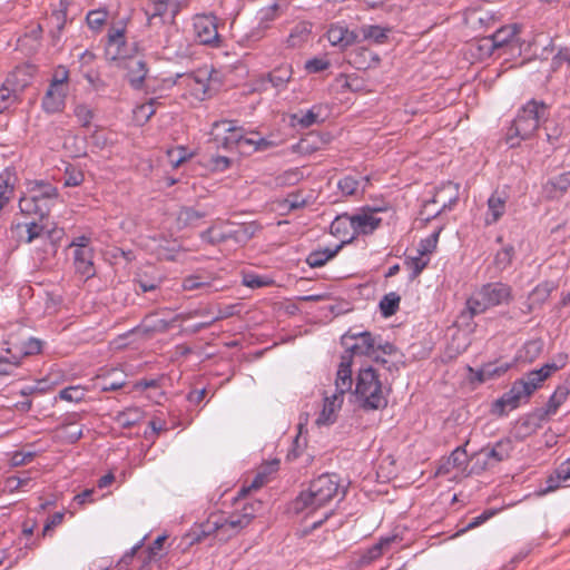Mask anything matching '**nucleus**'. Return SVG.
Masks as SVG:
<instances>
[{"label":"nucleus","instance_id":"nucleus-59","mask_svg":"<svg viewBox=\"0 0 570 570\" xmlns=\"http://www.w3.org/2000/svg\"><path fill=\"white\" fill-rule=\"evenodd\" d=\"M563 478H559V472L556 470L553 474L549 475L546 480V488L540 490V494H546L556 491L560 488Z\"/></svg>","mask_w":570,"mask_h":570},{"label":"nucleus","instance_id":"nucleus-14","mask_svg":"<svg viewBox=\"0 0 570 570\" xmlns=\"http://www.w3.org/2000/svg\"><path fill=\"white\" fill-rule=\"evenodd\" d=\"M163 282V275L154 266H146L135 274L134 289L137 294L156 292Z\"/></svg>","mask_w":570,"mask_h":570},{"label":"nucleus","instance_id":"nucleus-13","mask_svg":"<svg viewBox=\"0 0 570 570\" xmlns=\"http://www.w3.org/2000/svg\"><path fill=\"white\" fill-rule=\"evenodd\" d=\"M520 386L521 383L515 381L511 389L493 403L492 412L499 416H502L507 414L508 410H514L522 402H527L530 396L525 395Z\"/></svg>","mask_w":570,"mask_h":570},{"label":"nucleus","instance_id":"nucleus-35","mask_svg":"<svg viewBox=\"0 0 570 570\" xmlns=\"http://www.w3.org/2000/svg\"><path fill=\"white\" fill-rule=\"evenodd\" d=\"M401 297L399 294L391 292L383 296L380 301V311L384 317L393 316L400 306Z\"/></svg>","mask_w":570,"mask_h":570},{"label":"nucleus","instance_id":"nucleus-60","mask_svg":"<svg viewBox=\"0 0 570 570\" xmlns=\"http://www.w3.org/2000/svg\"><path fill=\"white\" fill-rule=\"evenodd\" d=\"M167 157L169 163L174 167H178L181 163L186 160V149L184 147H179L177 149L168 150Z\"/></svg>","mask_w":570,"mask_h":570},{"label":"nucleus","instance_id":"nucleus-49","mask_svg":"<svg viewBox=\"0 0 570 570\" xmlns=\"http://www.w3.org/2000/svg\"><path fill=\"white\" fill-rule=\"evenodd\" d=\"M108 45L109 46H120L125 45V27H116L112 26L108 31Z\"/></svg>","mask_w":570,"mask_h":570},{"label":"nucleus","instance_id":"nucleus-33","mask_svg":"<svg viewBox=\"0 0 570 570\" xmlns=\"http://www.w3.org/2000/svg\"><path fill=\"white\" fill-rule=\"evenodd\" d=\"M489 307L491 306L488 304V301L482 297L481 291H479L466 301V309L462 312L461 316H469L472 318L475 315L485 312Z\"/></svg>","mask_w":570,"mask_h":570},{"label":"nucleus","instance_id":"nucleus-32","mask_svg":"<svg viewBox=\"0 0 570 570\" xmlns=\"http://www.w3.org/2000/svg\"><path fill=\"white\" fill-rule=\"evenodd\" d=\"M489 216L487 217V224L497 223L505 212V197L498 193L492 194L488 199Z\"/></svg>","mask_w":570,"mask_h":570},{"label":"nucleus","instance_id":"nucleus-22","mask_svg":"<svg viewBox=\"0 0 570 570\" xmlns=\"http://www.w3.org/2000/svg\"><path fill=\"white\" fill-rule=\"evenodd\" d=\"M360 35L354 30L342 24H332L327 31V39L332 46L342 49L350 47L358 41Z\"/></svg>","mask_w":570,"mask_h":570},{"label":"nucleus","instance_id":"nucleus-29","mask_svg":"<svg viewBox=\"0 0 570 570\" xmlns=\"http://www.w3.org/2000/svg\"><path fill=\"white\" fill-rule=\"evenodd\" d=\"M469 370L474 373V380H476L479 383H484L488 380L503 375L509 370V365H497L493 363H488L476 371H473L472 367H469Z\"/></svg>","mask_w":570,"mask_h":570},{"label":"nucleus","instance_id":"nucleus-6","mask_svg":"<svg viewBox=\"0 0 570 570\" xmlns=\"http://www.w3.org/2000/svg\"><path fill=\"white\" fill-rule=\"evenodd\" d=\"M214 129L223 128L225 132H228V136L219 138L218 135H215L214 140L217 142V146L222 145L224 148H232L233 146H254V150H266L271 147H274L275 144L265 138L253 139L246 138L242 134V128L235 126V121L233 120H222L216 121L213 125Z\"/></svg>","mask_w":570,"mask_h":570},{"label":"nucleus","instance_id":"nucleus-58","mask_svg":"<svg viewBox=\"0 0 570 570\" xmlns=\"http://www.w3.org/2000/svg\"><path fill=\"white\" fill-rule=\"evenodd\" d=\"M42 348V342L38 338L31 337L29 338L22 347V355L29 356V355H36L41 352Z\"/></svg>","mask_w":570,"mask_h":570},{"label":"nucleus","instance_id":"nucleus-23","mask_svg":"<svg viewBox=\"0 0 570 570\" xmlns=\"http://www.w3.org/2000/svg\"><path fill=\"white\" fill-rule=\"evenodd\" d=\"M570 394V389L567 385H559L553 394L550 396L547 406L544 409H538L533 416L538 420H544L546 417L556 414L560 405L567 400Z\"/></svg>","mask_w":570,"mask_h":570},{"label":"nucleus","instance_id":"nucleus-63","mask_svg":"<svg viewBox=\"0 0 570 570\" xmlns=\"http://www.w3.org/2000/svg\"><path fill=\"white\" fill-rule=\"evenodd\" d=\"M347 224L350 225V216L343 215L335 218V220L331 224L330 232L332 235H340L343 229L346 228Z\"/></svg>","mask_w":570,"mask_h":570},{"label":"nucleus","instance_id":"nucleus-41","mask_svg":"<svg viewBox=\"0 0 570 570\" xmlns=\"http://www.w3.org/2000/svg\"><path fill=\"white\" fill-rule=\"evenodd\" d=\"M514 256V247L512 245H508L499 250L494 257V265L503 271L509 267L512 263Z\"/></svg>","mask_w":570,"mask_h":570},{"label":"nucleus","instance_id":"nucleus-53","mask_svg":"<svg viewBox=\"0 0 570 570\" xmlns=\"http://www.w3.org/2000/svg\"><path fill=\"white\" fill-rule=\"evenodd\" d=\"M337 186L344 195L350 196L355 194L358 180L352 176H346L338 181Z\"/></svg>","mask_w":570,"mask_h":570},{"label":"nucleus","instance_id":"nucleus-1","mask_svg":"<svg viewBox=\"0 0 570 570\" xmlns=\"http://www.w3.org/2000/svg\"><path fill=\"white\" fill-rule=\"evenodd\" d=\"M340 481L336 474L325 473L311 481L307 490L302 491L292 502L295 513L305 510L311 512L327 505L340 493Z\"/></svg>","mask_w":570,"mask_h":570},{"label":"nucleus","instance_id":"nucleus-4","mask_svg":"<svg viewBox=\"0 0 570 570\" xmlns=\"http://www.w3.org/2000/svg\"><path fill=\"white\" fill-rule=\"evenodd\" d=\"M58 190L49 183H36L29 193L20 198L19 207L24 215H38L40 220L47 217L56 203Z\"/></svg>","mask_w":570,"mask_h":570},{"label":"nucleus","instance_id":"nucleus-7","mask_svg":"<svg viewBox=\"0 0 570 570\" xmlns=\"http://www.w3.org/2000/svg\"><path fill=\"white\" fill-rule=\"evenodd\" d=\"M27 226V243H31L35 239H41L45 247L46 254L55 255L58 248V243L65 235L62 228L56 226L49 227L47 224H39L31 222L26 224Z\"/></svg>","mask_w":570,"mask_h":570},{"label":"nucleus","instance_id":"nucleus-28","mask_svg":"<svg viewBox=\"0 0 570 570\" xmlns=\"http://www.w3.org/2000/svg\"><path fill=\"white\" fill-rule=\"evenodd\" d=\"M208 215L207 210H200L195 207L183 206L177 214V224L179 227L196 226L197 222Z\"/></svg>","mask_w":570,"mask_h":570},{"label":"nucleus","instance_id":"nucleus-24","mask_svg":"<svg viewBox=\"0 0 570 570\" xmlns=\"http://www.w3.org/2000/svg\"><path fill=\"white\" fill-rule=\"evenodd\" d=\"M347 61L358 70H366L377 66L380 62V57L367 48L361 47L352 50L348 53Z\"/></svg>","mask_w":570,"mask_h":570},{"label":"nucleus","instance_id":"nucleus-16","mask_svg":"<svg viewBox=\"0 0 570 570\" xmlns=\"http://www.w3.org/2000/svg\"><path fill=\"white\" fill-rule=\"evenodd\" d=\"M517 35L518 29L515 26L502 27L490 37L484 38V46L489 47L491 51L494 49L513 47L514 43H518Z\"/></svg>","mask_w":570,"mask_h":570},{"label":"nucleus","instance_id":"nucleus-19","mask_svg":"<svg viewBox=\"0 0 570 570\" xmlns=\"http://www.w3.org/2000/svg\"><path fill=\"white\" fill-rule=\"evenodd\" d=\"M126 77L134 89H142L148 73L146 62L141 58L132 57L126 61Z\"/></svg>","mask_w":570,"mask_h":570},{"label":"nucleus","instance_id":"nucleus-27","mask_svg":"<svg viewBox=\"0 0 570 570\" xmlns=\"http://www.w3.org/2000/svg\"><path fill=\"white\" fill-rule=\"evenodd\" d=\"M76 271L87 278L95 275L91 248H76L73 253Z\"/></svg>","mask_w":570,"mask_h":570},{"label":"nucleus","instance_id":"nucleus-25","mask_svg":"<svg viewBox=\"0 0 570 570\" xmlns=\"http://www.w3.org/2000/svg\"><path fill=\"white\" fill-rule=\"evenodd\" d=\"M343 403V396L333 394L332 396H325L323 410L316 419L317 425H328L336 421V411L341 409Z\"/></svg>","mask_w":570,"mask_h":570},{"label":"nucleus","instance_id":"nucleus-56","mask_svg":"<svg viewBox=\"0 0 570 570\" xmlns=\"http://www.w3.org/2000/svg\"><path fill=\"white\" fill-rule=\"evenodd\" d=\"M243 284L250 288H261L263 286L268 285L269 282L267 279H265L264 277H261L256 274L248 273V274H244Z\"/></svg>","mask_w":570,"mask_h":570},{"label":"nucleus","instance_id":"nucleus-43","mask_svg":"<svg viewBox=\"0 0 570 570\" xmlns=\"http://www.w3.org/2000/svg\"><path fill=\"white\" fill-rule=\"evenodd\" d=\"M156 112L155 100L150 99L148 102L138 106L135 110V118L137 121L146 122Z\"/></svg>","mask_w":570,"mask_h":570},{"label":"nucleus","instance_id":"nucleus-26","mask_svg":"<svg viewBox=\"0 0 570 570\" xmlns=\"http://www.w3.org/2000/svg\"><path fill=\"white\" fill-rule=\"evenodd\" d=\"M352 242V238L348 240H342L335 248H324L313 250L306 258V263L312 268H317L324 266L330 259L335 257L338 252L343 248L345 244Z\"/></svg>","mask_w":570,"mask_h":570},{"label":"nucleus","instance_id":"nucleus-47","mask_svg":"<svg viewBox=\"0 0 570 570\" xmlns=\"http://www.w3.org/2000/svg\"><path fill=\"white\" fill-rule=\"evenodd\" d=\"M107 19V12L105 10H92L87 14V23L92 30H99Z\"/></svg>","mask_w":570,"mask_h":570},{"label":"nucleus","instance_id":"nucleus-31","mask_svg":"<svg viewBox=\"0 0 570 570\" xmlns=\"http://www.w3.org/2000/svg\"><path fill=\"white\" fill-rule=\"evenodd\" d=\"M63 104L65 92L60 88H56L50 85L42 100L45 110L49 112L59 111Z\"/></svg>","mask_w":570,"mask_h":570},{"label":"nucleus","instance_id":"nucleus-37","mask_svg":"<svg viewBox=\"0 0 570 570\" xmlns=\"http://www.w3.org/2000/svg\"><path fill=\"white\" fill-rule=\"evenodd\" d=\"M292 77V69L289 66H283L274 69L268 73V79L273 87L281 88L289 81Z\"/></svg>","mask_w":570,"mask_h":570},{"label":"nucleus","instance_id":"nucleus-51","mask_svg":"<svg viewBox=\"0 0 570 570\" xmlns=\"http://www.w3.org/2000/svg\"><path fill=\"white\" fill-rule=\"evenodd\" d=\"M18 98L14 94H12L8 87L3 83L0 87V114L7 110L10 106L16 104Z\"/></svg>","mask_w":570,"mask_h":570},{"label":"nucleus","instance_id":"nucleus-42","mask_svg":"<svg viewBox=\"0 0 570 570\" xmlns=\"http://www.w3.org/2000/svg\"><path fill=\"white\" fill-rule=\"evenodd\" d=\"M210 282L207 281V277H203L200 275H189L183 281V288L185 291H195L199 288L209 287Z\"/></svg>","mask_w":570,"mask_h":570},{"label":"nucleus","instance_id":"nucleus-18","mask_svg":"<svg viewBox=\"0 0 570 570\" xmlns=\"http://www.w3.org/2000/svg\"><path fill=\"white\" fill-rule=\"evenodd\" d=\"M31 68L29 66L17 67L10 72L3 85L19 98V95L30 85L32 77Z\"/></svg>","mask_w":570,"mask_h":570},{"label":"nucleus","instance_id":"nucleus-30","mask_svg":"<svg viewBox=\"0 0 570 570\" xmlns=\"http://www.w3.org/2000/svg\"><path fill=\"white\" fill-rule=\"evenodd\" d=\"M259 228L255 222L239 224L236 229L227 233V237L238 244H245L255 236Z\"/></svg>","mask_w":570,"mask_h":570},{"label":"nucleus","instance_id":"nucleus-46","mask_svg":"<svg viewBox=\"0 0 570 570\" xmlns=\"http://www.w3.org/2000/svg\"><path fill=\"white\" fill-rule=\"evenodd\" d=\"M440 232L431 234L429 237L422 239L419 244L417 253L420 256L431 254L436 248Z\"/></svg>","mask_w":570,"mask_h":570},{"label":"nucleus","instance_id":"nucleus-17","mask_svg":"<svg viewBox=\"0 0 570 570\" xmlns=\"http://www.w3.org/2000/svg\"><path fill=\"white\" fill-rule=\"evenodd\" d=\"M379 208H373L368 210H363L360 214L350 216V226L356 233L361 234H371L374 229H376L381 224V218L375 216L376 212H380Z\"/></svg>","mask_w":570,"mask_h":570},{"label":"nucleus","instance_id":"nucleus-44","mask_svg":"<svg viewBox=\"0 0 570 570\" xmlns=\"http://www.w3.org/2000/svg\"><path fill=\"white\" fill-rule=\"evenodd\" d=\"M399 539L397 535H391L386 538H382L376 544H374L372 548L367 551V559L368 560H375L379 557L382 556L383 550L389 547L392 542L396 541Z\"/></svg>","mask_w":570,"mask_h":570},{"label":"nucleus","instance_id":"nucleus-12","mask_svg":"<svg viewBox=\"0 0 570 570\" xmlns=\"http://www.w3.org/2000/svg\"><path fill=\"white\" fill-rule=\"evenodd\" d=\"M559 370L556 363H546L538 370L525 373L521 379L517 380L521 383V389L525 395L531 396L538 389L541 387L542 383L551 376L552 373Z\"/></svg>","mask_w":570,"mask_h":570},{"label":"nucleus","instance_id":"nucleus-45","mask_svg":"<svg viewBox=\"0 0 570 570\" xmlns=\"http://www.w3.org/2000/svg\"><path fill=\"white\" fill-rule=\"evenodd\" d=\"M59 397L68 402H80L85 399V391L80 386H68L59 392Z\"/></svg>","mask_w":570,"mask_h":570},{"label":"nucleus","instance_id":"nucleus-10","mask_svg":"<svg viewBox=\"0 0 570 570\" xmlns=\"http://www.w3.org/2000/svg\"><path fill=\"white\" fill-rule=\"evenodd\" d=\"M262 508L263 502L259 500L245 503L240 512H233L224 520L220 529L232 530L234 533H237L252 522Z\"/></svg>","mask_w":570,"mask_h":570},{"label":"nucleus","instance_id":"nucleus-50","mask_svg":"<svg viewBox=\"0 0 570 570\" xmlns=\"http://www.w3.org/2000/svg\"><path fill=\"white\" fill-rule=\"evenodd\" d=\"M429 261H424L422 256L411 257L405 261V265L412 269L411 279H415L426 267Z\"/></svg>","mask_w":570,"mask_h":570},{"label":"nucleus","instance_id":"nucleus-5","mask_svg":"<svg viewBox=\"0 0 570 570\" xmlns=\"http://www.w3.org/2000/svg\"><path fill=\"white\" fill-rule=\"evenodd\" d=\"M460 197V185L453 181L443 183L436 190L432 199L424 202L420 215L425 220L439 216L442 212L451 210Z\"/></svg>","mask_w":570,"mask_h":570},{"label":"nucleus","instance_id":"nucleus-55","mask_svg":"<svg viewBox=\"0 0 570 570\" xmlns=\"http://www.w3.org/2000/svg\"><path fill=\"white\" fill-rule=\"evenodd\" d=\"M330 67V61L324 58H313L305 62V69L309 73L321 72Z\"/></svg>","mask_w":570,"mask_h":570},{"label":"nucleus","instance_id":"nucleus-52","mask_svg":"<svg viewBox=\"0 0 570 570\" xmlns=\"http://www.w3.org/2000/svg\"><path fill=\"white\" fill-rule=\"evenodd\" d=\"M200 238L210 245H218L228 240L227 233H219L214 235V227H209L208 229L202 232Z\"/></svg>","mask_w":570,"mask_h":570},{"label":"nucleus","instance_id":"nucleus-61","mask_svg":"<svg viewBox=\"0 0 570 570\" xmlns=\"http://www.w3.org/2000/svg\"><path fill=\"white\" fill-rule=\"evenodd\" d=\"M68 77H69V70L63 66H59L55 70V73H53L50 85L52 87L59 88L61 85H63L65 82L68 81Z\"/></svg>","mask_w":570,"mask_h":570},{"label":"nucleus","instance_id":"nucleus-2","mask_svg":"<svg viewBox=\"0 0 570 570\" xmlns=\"http://www.w3.org/2000/svg\"><path fill=\"white\" fill-rule=\"evenodd\" d=\"M547 105L534 99L524 105L518 112L507 132V142L514 148L521 140L530 139L547 120Z\"/></svg>","mask_w":570,"mask_h":570},{"label":"nucleus","instance_id":"nucleus-15","mask_svg":"<svg viewBox=\"0 0 570 570\" xmlns=\"http://www.w3.org/2000/svg\"><path fill=\"white\" fill-rule=\"evenodd\" d=\"M480 291L482 297L488 301L491 307L508 303L512 298L511 287L500 282L485 284Z\"/></svg>","mask_w":570,"mask_h":570},{"label":"nucleus","instance_id":"nucleus-36","mask_svg":"<svg viewBox=\"0 0 570 570\" xmlns=\"http://www.w3.org/2000/svg\"><path fill=\"white\" fill-rule=\"evenodd\" d=\"M390 29L380 26H362L357 33L362 35L363 39H373L376 43H383Z\"/></svg>","mask_w":570,"mask_h":570},{"label":"nucleus","instance_id":"nucleus-9","mask_svg":"<svg viewBox=\"0 0 570 570\" xmlns=\"http://www.w3.org/2000/svg\"><path fill=\"white\" fill-rule=\"evenodd\" d=\"M513 451V443L511 439L505 438L498 441L491 449L483 448L474 455L476 458L475 464L479 465L480 471H484L492 466L494 463L508 460Z\"/></svg>","mask_w":570,"mask_h":570},{"label":"nucleus","instance_id":"nucleus-21","mask_svg":"<svg viewBox=\"0 0 570 570\" xmlns=\"http://www.w3.org/2000/svg\"><path fill=\"white\" fill-rule=\"evenodd\" d=\"M570 187V171L562 173L549 179L542 186L543 196L549 200L560 199Z\"/></svg>","mask_w":570,"mask_h":570},{"label":"nucleus","instance_id":"nucleus-8","mask_svg":"<svg viewBox=\"0 0 570 570\" xmlns=\"http://www.w3.org/2000/svg\"><path fill=\"white\" fill-rule=\"evenodd\" d=\"M342 345L346 346L343 354H350L351 361L354 355L372 356L375 352L376 338L371 332L364 331L352 333L348 331L342 336Z\"/></svg>","mask_w":570,"mask_h":570},{"label":"nucleus","instance_id":"nucleus-3","mask_svg":"<svg viewBox=\"0 0 570 570\" xmlns=\"http://www.w3.org/2000/svg\"><path fill=\"white\" fill-rule=\"evenodd\" d=\"M354 393L361 401V407L366 411L381 410L387 405L379 374L372 366L358 371Z\"/></svg>","mask_w":570,"mask_h":570},{"label":"nucleus","instance_id":"nucleus-20","mask_svg":"<svg viewBox=\"0 0 570 570\" xmlns=\"http://www.w3.org/2000/svg\"><path fill=\"white\" fill-rule=\"evenodd\" d=\"M352 363L350 354H342L338 370L336 373V393L337 395L344 396L346 392H350L353 386L352 379Z\"/></svg>","mask_w":570,"mask_h":570},{"label":"nucleus","instance_id":"nucleus-64","mask_svg":"<svg viewBox=\"0 0 570 570\" xmlns=\"http://www.w3.org/2000/svg\"><path fill=\"white\" fill-rule=\"evenodd\" d=\"M293 118L296 119L302 127L308 128L318 121V114L314 112V110L311 109L301 118H298L297 115H294Z\"/></svg>","mask_w":570,"mask_h":570},{"label":"nucleus","instance_id":"nucleus-62","mask_svg":"<svg viewBox=\"0 0 570 570\" xmlns=\"http://www.w3.org/2000/svg\"><path fill=\"white\" fill-rule=\"evenodd\" d=\"M563 65H570V49L563 48L552 59V66L554 69L561 68Z\"/></svg>","mask_w":570,"mask_h":570},{"label":"nucleus","instance_id":"nucleus-40","mask_svg":"<svg viewBox=\"0 0 570 570\" xmlns=\"http://www.w3.org/2000/svg\"><path fill=\"white\" fill-rule=\"evenodd\" d=\"M309 30L305 26H296L287 38V46L291 48L301 47L307 41Z\"/></svg>","mask_w":570,"mask_h":570},{"label":"nucleus","instance_id":"nucleus-38","mask_svg":"<svg viewBox=\"0 0 570 570\" xmlns=\"http://www.w3.org/2000/svg\"><path fill=\"white\" fill-rule=\"evenodd\" d=\"M543 342L540 340L529 341L524 344L520 357L525 362H533L542 352Z\"/></svg>","mask_w":570,"mask_h":570},{"label":"nucleus","instance_id":"nucleus-57","mask_svg":"<svg viewBox=\"0 0 570 570\" xmlns=\"http://www.w3.org/2000/svg\"><path fill=\"white\" fill-rule=\"evenodd\" d=\"M305 446H306V439L304 438L302 440V434H299V432H298L293 441V449H291L287 453V459L288 460L297 459L301 455L302 451L305 449Z\"/></svg>","mask_w":570,"mask_h":570},{"label":"nucleus","instance_id":"nucleus-48","mask_svg":"<svg viewBox=\"0 0 570 570\" xmlns=\"http://www.w3.org/2000/svg\"><path fill=\"white\" fill-rule=\"evenodd\" d=\"M167 537L166 535H159L150 547H148L147 549V558L146 560L144 561V564H142V568L141 570H145L147 567L150 566V563L153 562V560L156 559V556H157V552L159 550H161L163 546H164V542L166 541Z\"/></svg>","mask_w":570,"mask_h":570},{"label":"nucleus","instance_id":"nucleus-54","mask_svg":"<svg viewBox=\"0 0 570 570\" xmlns=\"http://www.w3.org/2000/svg\"><path fill=\"white\" fill-rule=\"evenodd\" d=\"M75 116L81 122L82 127H89L94 118V111L85 105H78L75 108Z\"/></svg>","mask_w":570,"mask_h":570},{"label":"nucleus","instance_id":"nucleus-11","mask_svg":"<svg viewBox=\"0 0 570 570\" xmlns=\"http://www.w3.org/2000/svg\"><path fill=\"white\" fill-rule=\"evenodd\" d=\"M194 29L198 41L210 47H219L220 36L217 31L216 18L213 16L196 17Z\"/></svg>","mask_w":570,"mask_h":570},{"label":"nucleus","instance_id":"nucleus-39","mask_svg":"<svg viewBox=\"0 0 570 570\" xmlns=\"http://www.w3.org/2000/svg\"><path fill=\"white\" fill-rule=\"evenodd\" d=\"M141 412L138 407H129L117 415V422L122 428H131L140 420Z\"/></svg>","mask_w":570,"mask_h":570},{"label":"nucleus","instance_id":"nucleus-34","mask_svg":"<svg viewBox=\"0 0 570 570\" xmlns=\"http://www.w3.org/2000/svg\"><path fill=\"white\" fill-rule=\"evenodd\" d=\"M468 461V454L463 446L456 448L448 458L446 462L442 464L439 470L438 474H445L449 472V466L453 468H461Z\"/></svg>","mask_w":570,"mask_h":570}]
</instances>
